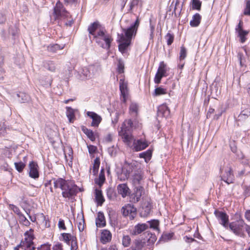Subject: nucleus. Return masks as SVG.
<instances>
[{
    "label": "nucleus",
    "instance_id": "f257e3e1",
    "mask_svg": "<svg viewBox=\"0 0 250 250\" xmlns=\"http://www.w3.org/2000/svg\"><path fill=\"white\" fill-rule=\"evenodd\" d=\"M140 20L137 18L135 22L130 27L126 29H122L123 33L121 35L118 34L120 37L118 41L120 42L118 46L119 50L121 53H125L127 47L130 45L132 39L136 36Z\"/></svg>",
    "mask_w": 250,
    "mask_h": 250
},
{
    "label": "nucleus",
    "instance_id": "f03ea898",
    "mask_svg": "<svg viewBox=\"0 0 250 250\" xmlns=\"http://www.w3.org/2000/svg\"><path fill=\"white\" fill-rule=\"evenodd\" d=\"M53 180L54 187L55 188L61 189L63 198L69 200L77 194V186L71 181L62 178L54 179Z\"/></svg>",
    "mask_w": 250,
    "mask_h": 250
},
{
    "label": "nucleus",
    "instance_id": "7ed1b4c3",
    "mask_svg": "<svg viewBox=\"0 0 250 250\" xmlns=\"http://www.w3.org/2000/svg\"><path fill=\"white\" fill-rule=\"evenodd\" d=\"M96 42L103 48L109 49L110 47L111 42L113 39L111 37L104 29L100 30L96 33V35L92 39Z\"/></svg>",
    "mask_w": 250,
    "mask_h": 250
},
{
    "label": "nucleus",
    "instance_id": "20e7f679",
    "mask_svg": "<svg viewBox=\"0 0 250 250\" xmlns=\"http://www.w3.org/2000/svg\"><path fill=\"white\" fill-rule=\"evenodd\" d=\"M221 180L227 184L233 183L234 180V176L233 171L229 164L220 169Z\"/></svg>",
    "mask_w": 250,
    "mask_h": 250
},
{
    "label": "nucleus",
    "instance_id": "39448f33",
    "mask_svg": "<svg viewBox=\"0 0 250 250\" xmlns=\"http://www.w3.org/2000/svg\"><path fill=\"white\" fill-rule=\"evenodd\" d=\"M244 221L240 220L235 222L230 223L228 225V229L231 230L234 234L239 237H244V233L243 231V225Z\"/></svg>",
    "mask_w": 250,
    "mask_h": 250
},
{
    "label": "nucleus",
    "instance_id": "423d86ee",
    "mask_svg": "<svg viewBox=\"0 0 250 250\" xmlns=\"http://www.w3.org/2000/svg\"><path fill=\"white\" fill-rule=\"evenodd\" d=\"M53 16L55 20L65 19L69 17V13L64 8L62 4L60 1H58L54 8Z\"/></svg>",
    "mask_w": 250,
    "mask_h": 250
},
{
    "label": "nucleus",
    "instance_id": "0eeeda50",
    "mask_svg": "<svg viewBox=\"0 0 250 250\" xmlns=\"http://www.w3.org/2000/svg\"><path fill=\"white\" fill-rule=\"evenodd\" d=\"M98 71V67L95 65H90L87 67L82 68L79 73L82 80L89 79L93 78Z\"/></svg>",
    "mask_w": 250,
    "mask_h": 250
},
{
    "label": "nucleus",
    "instance_id": "6e6552de",
    "mask_svg": "<svg viewBox=\"0 0 250 250\" xmlns=\"http://www.w3.org/2000/svg\"><path fill=\"white\" fill-rule=\"evenodd\" d=\"M121 212L125 216H128L129 219L133 220L137 214V209L133 205L128 204L122 207Z\"/></svg>",
    "mask_w": 250,
    "mask_h": 250
},
{
    "label": "nucleus",
    "instance_id": "1a4fd4ad",
    "mask_svg": "<svg viewBox=\"0 0 250 250\" xmlns=\"http://www.w3.org/2000/svg\"><path fill=\"white\" fill-rule=\"evenodd\" d=\"M167 71L166 64L164 62L160 63L157 72L154 78V82L155 83L159 84L161 82V79L163 77H166V73Z\"/></svg>",
    "mask_w": 250,
    "mask_h": 250
},
{
    "label": "nucleus",
    "instance_id": "9d476101",
    "mask_svg": "<svg viewBox=\"0 0 250 250\" xmlns=\"http://www.w3.org/2000/svg\"><path fill=\"white\" fill-rule=\"evenodd\" d=\"M119 88L121 91V100L125 103L128 95L127 83L124 79H120L119 81Z\"/></svg>",
    "mask_w": 250,
    "mask_h": 250
},
{
    "label": "nucleus",
    "instance_id": "9b49d317",
    "mask_svg": "<svg viewBox=\"0 0 250 250\" xmlns=\"http://www.w3.org/2000/svg\"><path fill=\"white\" fill-rule=\"evenodd\" d=\"M145 194V189L142 186L135 187L134 192L130 195L131 201L133 203L138 202L142 196Z\"/></svg>",
    "mask_w": 250,
    "mask_h": 250
},
{
    "label": "nucleus",
    "instance_id": "f8f14e48",
    "mask_svg": "<svg viewBox=\"0 0 250 250\" xmlns=\"http://www.w3.org/2000/svg\"><path fill=\"white\" fill-rule=\"evenodd\" d=\"M33 231L32 229H30L24 233L25 238L24 241H25L27 242V244L29 245V246L25 247V248H26L28 250H35L36 249V248L33 246V240L34 239Z\"/></svg>",
    "mask_w": 250,
    "mask_h": 250
},
{
    "label": "nucleus",
    "instance_id": "ddd939ff",
    "mask_svg": "<svg viewBox=\"0 0 250 250\" xmlns=\"http://www.w3.org/2000/svg\"><path fill=\"white\" fill-rule=\"evenodd\" d=\"M214 214L218 219L219 223L227 229H228L229 216L225 212L218 210L214 211Z\"/></svg>",
    "mask_w": 250,
    "mask_h": 250
},
{
    "label": "nucleus",
    "instance_id": "4468645a",
    "mask_svg": "<svg viewBox=\"0 0 250 250\" xmlns=\"http://www.w3.org/2000/svg\"><path fill=\"white\" fill-rule=\"evenodd\" d=\"M102 29L101 28V25L99 21H96L91 23L87 28L90 39H91L92 37L93 39L94 36L96 35V33L98 32V31Z\"/></svg>",
    "mask_w": 250,
    "mask_h": 250
},
{
    "label": "nucleus",
    "instance_id": "2eb2a0df",
    "mask_svg": "<svg viewBox=\"0 0 250 250\" xmlns=\"http://www.w3.org/2000/svg\"><path fill=\"white\" fill-rule=\"evenodd\" d=\"M126 131L125 129V131L121 129V131L119 132V135L122 136L123 142L128 146L131 147L132 142L134 141L135 139L132 134Z\"/></svg>",
    "mask_w": 250,
    "mask_h": 250
},
{
    "label": "nucleus",
    "instance_id": "dca6fc26",
    "mask_svg": "<svg viewBox=\"0 0 250 250\" xmlns=\"http://www.w3.org/2000/svg\"><path fill=\"white\" fill-rule=\"evenodd\" d=\"M148 146V144L146 141L139 139L134 140L131 147H132V149L135 151H140L145 149Z\"/></svg>",
    "mask_w": 250,
    "mask_h": 250
},
{
    "label": "nucleus",
    "instance_id": "f3484780",
    "mask_svg": "<svg viewBox=\"0 0 250 250\" xmlns=\"http://www.w3.org/2000/svg\"><path fill=\"white\" fill-rule=\"evenodd\" d=\"M29 172L30 177L33 179H37L39 177L38 166L37 163L31 161L29 164Z\"/></svg>",
    "mask_w": 250,
    "mask_h": 250
},
{
    "label": "nucleus",
    "instance_id": "a211bd4d",
    "mask_svg": "<svg viewBox=\"0 0 250 250\" xmlns=\"http://www.w3.org/2000/svg\"><path fill=\"white\" fill-rule=\"evenodd\" d=\"M117 189L118 193L125 198L130 193V190L126 184H121L118 185Z\"/></svg>",
    "mask_w": 250,
    "mask_h": 250
},
{
    "label": "nucleus",
    "instance_id": "6ab92c4d",
    "mask_svg": "<svg viewBox=\"0 0 250 250\" xmlns=\"http://www.w3.org/2000/svg\"><path fill=\"white\" fill-rule=\"evenodd\" d=\"M148 225L145 223H139L135 226L133 230L130 231V234L133 235H137L141 234L144 231L148 228Z\"/></svg>",
    "mask_w": 250,
    "mask_h": 250
},
{
    "label": "nucleus",
    "instance_id": "aec40b11",
    "mask_svg": "<svg viewBox=\"0 0 250 250\" xmlns=\"http://www.w3.org/2000/svg\"><path fill=\"white\" fill-rule=\"evenodd\" d=\"M86 114L92 119L91 126L95 127L98 126L99 124L102 121L101 117L97 113L91 111L87 112Z\"/></svg>",
    "mask_w": 250,
    "mask_h": 250
},
{
    "label": "nucleus",
    "instance_id": "412c9836",
    "mask_svg": "<svg viewBox=\"0 0 250 250\" xmlns=\"http://www.w3.org/2000/svg\"><path fill=\"white\" fill-rule=\"evenodd\" d=\"M152 208L151 203L149 202H145L143 203L140 210V215L142 217H146L150 213Z\"/></svg>",
    "mask_w": 250,
    "mask_h": 250
},
{
    "label": "nucleus",
    "instance_id": "4be33fe9",
    "mask_svg": "<svg viewBox=\"0 0 250 250\" xmlns=\"http://www.w3.org/2000/svg\"><path fill=\"white\" fill-rule=\"evenodd\" d=\"M157 114L158 116L167 117L170 115V110L165 104H162L158 107Z\"/></svg>",
    "mask_w": 250,
    "mask_h": 250
},
{
    "label": "nucleus",
    "instance_id": "5701e85b",
    "mask_svg": "<svg viewBox=\"0 0 250 250\" xmlns=\"http://www.w3.org/2000/svg\"><path fill=\"white\" fill-rule=\"evenodd\" d=\"M111 238L112 234L109 230L107 229L103 230L101 237V241L102 243L105 244L109 242L111 240Z\"/></svg>",
    "mask_w": 250,
    "mask_h": 250
},
{
    "label": "nucleus",
    "instance_id": "b1692460",
    "mask_svg": "<svg viewBox=\"0 0 250 250\" xmlns=\"http://www.w3.org/2000/svg\"><path fill=\"white\" fill-rule=\"evenodd\" d=\"M96 224L98 227H104L106 225V222L104 213L102 212L98 213V216L96 220Z\"/></svg>",
    "mask_w": 250,
    "mask_h": 250
},
{
    "label": "nucleus",
    "instance_id": "393cba45",
    "mask_svg": "<svg viewBox=\"0 0 250 250\" xmlns=\"http://www.w3.org/2000/svg\"><path fill=\"white\" fill-rule=\"evenodd\" d=\"M143 178V174L141 172L135 173L133 176L132 183L135 187L140 186L142 181Z\"/></svg>",
    "mask_w": 250,
    "mask_h": 250
},
{
    "label": "nucleus",
    "instance_id": "a878e982",
    "mask_svg": "<svg viewBox=\"0 0 250 250\" xmlns=\"http://www.w3.org/2000/svg\"><path fill=\"white\" fill-rule=\"evenodd\" d=\"M133 244L134 246L131 249L134 250H141L146 245V241L145 239H137L134 241Z\"/></svg>",
    "mask_w": 250,
    "mask_h": 250
},
{
    "label": "nucleus",
    "instance_id": "bb28decb",
    "mask_svg": "<svg viewBox=\"0 0 250 250\" xmlns=\"http://www.w3.org/2000/svg\"><path fill=\"white\" fill-rule=\"evenodd\" d=\"M201 16L199 13H196L192 17V19L190 21V25L191 27H197L200 23Z\"/></svg>",
    "mask_w": 250,
    "mask_h": 250
},
{
    "label": "nucleus",
    "instance_id": "cd10ccee",
    "mask_svg": "<svg viewBox=\"0 0 250 250\" xmlns=\"http://www.w3.org/2000/svg\"><path fill=\"white\" fill-rule=\"evenodd\" d=\"M142 4L143 2L142 0H130L129 3V8L128 10V13H132L135 8L139 5L142 6Z\"/></svg>",
    "mask_w": 250,
    "mask_h": 250
},
{
    "label": "nucleus",
    "instance_id": "c85d7f7f",
    "mask_svg": "<svg viewBox=\"0 0 250 250\" xmlns=\"http://www.w3.org/2000/svg\"><path fill=\"white\" fill-rule=\"evenodd\" d=\"M95 199L98 205L101 206L104 202V199L101 190L95 189Z\"/></svg>",
    "mask_w": 250,
    "mask_h": 250
},
{
    "label": "nucleus",
    "instance_id": "c756f323",
    "mask_svg": "<svg viewBox=\"0 0 250 250\" xmlns=\"http://www.w3.org/2000/svg\"><path fill=\"white\" fill-rule=\"evenodd\" d=\"M66 116L69 120V122L71 123H73L75 119V110L70 107H66Z\"/></svg>",
    "mask_w": 250,
    "mask_h": 250
},
{
    "label": "nucleus",
    "instance_id": "7c9ffc66",
    "mask_svg": "<svg viewBox=\"0 0 250 250\" xmlns=\"http://www.w3.org/2000/svg\"><path fill=\"white\" fill-rule=\"evenodd\" d=\"M250 116V108H247L241 111L238 116L239 121H243Z\"/></svg>",
    "mask_w": 250,
    "mask_h": 250
},
{
    "label": "nucleus",
    "instance_id": "2f4dec72",
    "mask_svg": "<svg viewBox=\"0 0 250 250\" xmlns=\"http://www.w3.org/2000/svg\"><path fill=\"white\" fill-rule=\"evenodd\" d=\"M82 130L90 140L93 141L95 140V135L91 130L87 128L84 126H82Z\"/></svg>",
    "mask_w": 250,
    "mask_h": 250
},
{
    "label": "nucleus",
    "instance_id": "473e14b6",
    "mask_svg": "<svg viewBox=\"0 0 250 250\" xmlns=\"http://www.w3.org/2000/svg\"><path fill=\"white\" fill-rule=\"evenodd\" d=\"M44 67L51 72H54L56 70L55 63L52 61H46L44 62Z\"/></svg>",
    "mask_w": 250,
    "mask_h": 250
},
{
    "label": "nucleus",
    "instance_id": "72a5a7b5",
    "mask_svg": "<svg viewBox=\"0 0 250 250\" xmlns=\"http://www.w3.org/2000/svg\"><path fill=\"white\" fill-rule=\"evenodd\" d=\"M152 156V151L150 149H148L146 151L142 152L139 154V157L141 158H144L145 162H147L149 161Z\"/></svg>",
    "mask_w": 250,
    "mask_h": 250
},
{
    "label": "nucleus",
    "instance_id": "f704fd0d",
    "mask_svg": "<svg viewBox=\"0 0 250 250\" xmlns=\"http://www.w3.org/2000/svg\"><path fill=\"white\" fill-rule=\"evenodd\" d=\"M105 181V176L104 169H102L99 175L98 179L95 180V183L100 187L102 186Z\"/></svg>",
    "mask_w": 250,
    "mask_h": 250
},
{
    "label": "nucleus",
    "instance_id": "c9c22d12",
    "mask_svg": "<svg viewBox=\"0 0 250 250\" xmlns=\"http://www.w3.org/2000/svg\"><path fill=\"white\" fill-rule=\"evenodd\" d=\"M237 33H238V36L240 38V42L244 43L247 40L246 36L249 33V31L244 30L237 32Z\"/></svg>",
    "mask_w": 250,
    "mask_h": 250
},
{
    "label": "nucleus",
    "instance_id": "e433bc0d",
    "mask_svg": "<svg viewBox=\"0 0 250 250\" xmlns=\"http://www.w3.org/2000/svg\"><path fill=\"white\" fill-rule=\"evenodd\" d=\"M100 164V159L99 158H96L94 161V164L92 167V173L94 175H96L98 173Z\"/></svg>",
    "mask_w": 250,
    "mask_h": 250
},
{
    "label": "nucleus",
    "instance_id": "4c0bfd02",
    "mask_svg": "<svg viewBox=\"0 0 250 250\" xmlns=\"http://www.w3.org/2000/svg\"><path fill=\"white\" fill-rule=\"evenodd\" d=\"M17 96L21 98V100H19V101L21 103H25L30 100L29 96L23 92H20L17 94Z\"/></svg>",
    "mask_w": 250,
    "mask_h": 250
},
{
    "label": "nucleus",
    "instance_id": "58836bf2",
    "mask_svg": "<svg viewBox=\"0 0 250 250\" xmlns=\"http://www.w3.org/2000/svg\"><path fill=\"white\" fill-rule=\"evenodd\" d=\"M133 126V122L131 120H128L125 121L121 129H123L124 131H125V129L126 131H130L131 129Z\"/></svg>",
    "mask_w": 250,
    "mask_h": 250
},
{
    "label": "nucleus",
    "instance_id": "ea45409f",
    "mask_svg": "<svg viewBox=\"0 0 250 250\" xmlns=\"http://www.w3.org/2000/svg\"><path fill=\"white\" fill-rule=\"evenodd\" d=\"M130 172V170H126V171H125V170L123 169L122 172L118 175V179L121 181H125L128 178Z\"/></svg>",
    "mask_w": 250,
    "mask_h": 250
},
{
    "label": "nucleus",
    "instance_id": "a19ab883",
    "mask_svg": "<svg viewBox=\"0 0 250 250\" xmlns=\"http://www.w3.org/2000/svg\"><path fill=\"white\" fill-rule=\"evenodd\" d=\"M155 30V25L152 24V20L150 19L149 20V29L148 31V34H149V40H151L153 41V39L154 38V32Z\"/></svg>",
    "mask_w": 250,
    "mask_h": 250
},
{
    "label": "nucleus",
    "instance_id": "79ce46f5",
    "mask_svg": "<svg viewBox=\"0 0 250 250\" xmlns=\"http://www.w3.org/2000/svg\"><path fill=\"white\" fill-rule=\"evenodd\" d=\"M138 110V105L134 103H132L129 106L130 113L136 116Z\"/></svg>",
    "mask_w": 250,
    "mask_h": 250
},
{
    "label": "nucleus",
    "instance_id": "37998d69",
    "mask_svg": "<svg viewBox=\"0 0 250 250\" xmlns=\"http://www.w3.org/2000/svg\"><path fill=\"white\" fill-rule=\"evenodd\" d=\"M192 9L200 11L201 10L202 2L200 0H192L191 2Z\"/></svg>",
    "mask_w": 250,
    "mask_h": 250
},
{
    "label": "nucleus",
    "instance_id": "c03bdc74",
    "mask_svg": "<svg viewBox=\"0 0 250 250\" xmlns=\"http://www.w3.org/2000/svg\"><path fill=\"white\" fill-rule=\"evenodd\" d=\"M64 48V45L61 46L58 44L50 45L48 46L47 50L52 52H55L58 50L62 49Z\"/></svg>",
    "mask_w": 250,
    "mask_h": 250
},
{
    "label": "nucleus",
    "instance_id": "a18cd8bd",
    "mask_svg": "<svg viewBox=\"0 0 250 250\" xmlns=\"http://www.w3.org/2000/svg\"><path fill=\"white\" fill-rule=\"evenodd\" d=\"M131 242L130 237L128 235H124L122 238V245L125 247H128L130 246Z\"/></svg>",
    "mask_w": 250,
    "mask_h": 250
},
{
    "label": "nucleus",
    "instance_id": "49530a36",
    "mask_svg": "<svg viewBox=\"0 0 250 250\" xmlns=\"http://www.w3.org/2000/svg\"><path fill=\"white\" fill-rule=\"evenodd\" d=\"M62 236L63 237V240L68 245H69L70 241H71L72 238L75 237L68 233H62Z\"/></svg>",
    "mask_w": 250,
    "mask_h": 250
},
{
    "label": "nucleus",
    "instance_id": "de8ad7c7",
    "mask_svg": "<svg viewBox=\"0 0 250 250\" xmlns=\"http://www.w3.org/2000/svg\"><path fill=\"white\" fill-rule=\"evenodd\" d=\"M167 93V90L161 87H158L155 88L154 96H158L161 95H164Z\"/></svg>",
    "mask_w": 250,
    "mask_h": 250
},
{
    "label": "nucleus",
    "instance_id": "09e8293b",
    "mask_svg": "<svg viewBox=\"0 0 250 250\" xmlns=\"http://www.w3.org/2000/svg\"><path fill=\"white\" fill-rule=\"evenodd\" d=\"M14 165L16 170L19 172H22L25 167V164L22 162H16Z\"/></svg>",
    "mask_w": 250,
    "mask_h": 250
},
{
    "label": "nucleus",
    "instance_id": "8fccbe9b",
    "mask_svg": "<svg viewBox=\"0 0 250 250\" xmlns=\"http://www.w3.org/2000/svg\"><path fill=\"white\" fill-rule=\"evenodd\" d=\"M187 54V51L184 46L182 45L180 48V56L179 59L180 61L184 60Z\"/></svg>",
    "mask_w": 250,
    "mask_h": 250
},
{
    "label": "nucleus",
    "instance_id": "3c124183",
    "mask_svg": "<svg viewBox=\"0 0 250 250\" xmlns=\"http://www.w3.org/2000/svg\"><path fill=\"white\" fill-rule=\"evenodd\" d=\"M115 192L112 188H108L106 190V195L109 200H113L115 198Z\"/></svg>",
    "mask_w": 250,
    "mask_h": 250
},
{
    "label": "nucleus",
    "instance_id": "603ef678",
    "mask_svg": "<svg viewBox=\"0 0 250 250\" xmlns=\"http://www.w3.org/2000/svg\"><path fill=\"white\" fill-rule=\"evenodd\" d=\"M84 220L83 216L81 218H80L79 222L78 223V227L80 232L83 231L84 229Z\"/></svg>",
    "mask_w": 250,
    "mask_h": 250
},
{
    "label": "nucleus",
    "instance_id": "864d4df0",
    "mask_svg": "<svg viewBox=\"0 0 250 250\" xmlns=\"http://www.w3.org/2000/svg\"><path fill=\"white\" fill-rule=\"evenodd\" d=\"M19 218L20 223L22 224L23 225L25 226H28L30 224V222L27 219V218L23 214Z\"/></svg>",
    "mask_w": 250,
    "mask_h": 250
},
{
    "label": "nucleus",
    "instance_id": "5fc2aeb1",
    "mask_svg": "<svg viewBox=\"0 0 250 250\" xmlns=\"http://www.w3.org/2000/svg\"><path fill=\"white\" fill-rule=\"evenodd\" d=\"M246 7L244 9V14L250 16V0H245Z\"/></svg>",
    "mask_w": 250,
    "mask_h": 250
},
{
    "label": "nucleus",
    "instance_id": "6e6d98bb",
    "mask_svg": "<svg viewBox=\"0 0 250 250\" xmlns=\"http://www.w3.org/2000/svg\"><path fill=\"white\" fill-rule=\"evenodd\" d=\"M29 246V245L27 244V242L22 240L19 245L14 248V250H22V249H25V247Z\"/></svg>",
    "mask_w": 250,
    "mask_h": 250
},
{
    "label": "nucleus",
    "instance_id": "4d7b16f0",
    "mask_svg": "<svg viewBox=\"0 0 250 250\" xmlns=\"http://www.w3.org/2000/svg\"><path fill=\"white\" fill-rule=\"evenodd\" d=\"M150 228L153 229H158L159 226V221L158 220H153L151 221L148 222Z\"/></svg>",
    "mask_w": 250,
    "mask_h": 250
},
{
    "label": "nucleus",
    "instance_id": "13d9d810",
    "mask_svg": "<svg viewBox=\"0 0 250 250\" xmlns=\"http://www.w3.org/2000/svg\"><path fill=\"white\" fill-rule=\"evenodd\" d=\"M167 45H170L172 44L174 40V36L168 33L165 36Z\"/></svg>",
    "mask_w": 250,
    "mask_h": 250
},
{
    "label": "nucleus",
    "instance_id": "bf43d9fd",
    "mask_svg": "<svg viewBox=\"0 0 250 250\" xmlns=\"http://www.w3.org/2000/svg\"><path fill=\"white\" fill-rule=\"evenodd\" d=\"M173 236V233H168L163 234L161 237V239L162 241L165 242L167 241L170 240Z\"/></svg>",
    "mask_w": 250,
    "mask_h": 250
},
{
    "label": "nucleus",
    "instance_id": "052dcab7",
    "mask_svg": "<svg viewBox=\"0 0 250 250\" xmlns=\"http://www.w3.org/2000/svg\"><path fill=\"white\" fill-rule=\"evenodd\" d=\"M68 149V152L66 153V150L64 151L65 153V158L67 160H71L73 158L72 155H73V150L71 147H68L67 148Z\"/></svg>",
    "mask_w": 250,
    "mask_h": 250
},
{
    "label": "nucleus",
    "instance_id": "680f3d73",
    "mask_svg": "<svg viewBox=\"0 0 250 250\" xmlns=\"http://www.w3.org/2000/svg\"><path fill=\"white\" fill-rule=\"evenodd\" d=\"M10 208L14 211V213L18 215L19 217L22 214L18 207L14 205H10Z\"/></svg>",
    "mask_w": 250,
    "mask_h": 250
},
{
    "label": "nucleus",
    "instance_id": "e2e57ef3",
    "mask_svg": "<svg viewBox=\"0 0 250 250\" xmlns=\"http://www.w3.org/2000/svg\"><path fill=\"white\" fill-rule=\"evenodd\" d=\"M78 248L77 239L76 237L72 238L71 241V250H76Z\"/></svg>",
    "mask_w": 250,
    "mask_h": 250
},
{
    "label": "nucleus",
    "instance_id": "0e129e2a",
    "mask_svg": "<svg viewBox=\"0 0 250 250\" xmlns=\"http://www.w3.org/2000/svg\"><path fill=\"white\" fill-rule=\"evenodd\" d=\"M9 33L13 37H15L18 34V29L16 27H10L9 29Z\"/></svg>",
    "mask_w": 250,
    "mask_h": 250
},
{
    "label": "nucleus",
    "instance_id": "69168bd1",
    "mask_svg": "<svg viewBox=\"0 0 250 250\" xmlns=\"http://www.w3.org/2000/svg\"><path fill=\"white\" fill-rule=\"evenodd\" d=\"M58 227L60 229L66 230V228L65 225L64 221L62 219H60L58 223Z\"/></svg>",
    "mask_w": 250,
    "mask_h": 250
},
{
    "label": "nucleus",
    "instance_id": "338daca9",
    "mask_svg": "<svg viewBox=\"0 0 250 250\" xmlns=\"http://www.w3.org/2000/svg\"><path fill=\"white\" fill-rule=\"evenodd\" d=\"M50 246L48 244H43L40 247H38L37 250H50Z\"/></svg>",
    "mask_w": 250,
    "mask_h": 250
},
{
    "label": "nucleus",
    "instance_id": "774afa93",
    "mask_svg": "<svg viewBox=\"0 0 250 250\" xmlns=\"http://www.w3.org/2000/svg\"><path fill=\"white\" fill-rule=\"evenodd\" d=\"M6 20V17L4 13L0 12V24H4Z\"/></svg>",
    "mask_w": 250,
    "mask_h": 250
}]
</instances>
